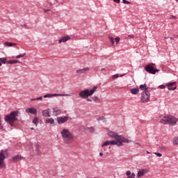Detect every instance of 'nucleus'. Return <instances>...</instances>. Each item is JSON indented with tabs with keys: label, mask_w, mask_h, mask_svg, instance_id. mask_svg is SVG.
Here are the masks:
<instances>
[{
	"label": "nucleus",
	"mask_w": 178,
	"mask_h": 178,
	"mask_svg": "<svg viewBox=\"0 0 178 178\" xmlns=\"http://www.w3.org/2000/svg\"><path fill=\"white\" fill-rule=\"evenodd\" d=\"M60 134L64 144H72L76 140L74 135L67 129H63L60 131Z\"/></svg>",
	"instance_id": "obj_1"
},
{
	"label": "nucleus",
	"mask_w": 178,
	"mask_h": 178,
	"mask_svg": "<svg viewBox=\"0 0 178 178\" xmlns=\"http://www.w3.org/2000/svg\"><path fill=\"white\" fill-rule=\"evenodd\" d=\"M97 88H98V87L94 86L90 90L89 89L83 90L79 92V96L80 97V98H82V99H87L88 97H91L92 95H93L95 91H97Z\"/></svg>",
	"instance_id": "obj_2"
},
{
	"label": "nucleus",
	"mask_w": 178,
	"mask_h": 178,
	"mask_svg": "<svg viewBox=\"0 0 178 178\" xmlns=\"http://www.w3.org/2000/svg\"><path fill=\"white\" fill-rule=\"evenodd\" d=\"M17 116H19V111H14L10 114L6 115L4 119L6 122H8V123H13V122H16V120H17Z\"/></svg>",
	"instance_id": "obj_3"
},
{
	"label": "nucleus",
	"mask_w": 178,
	"mask_h": 178,
	"mask_svg": "<svg viewBox=\"0 0 178 178\" xmlns=\"http://www.w3.org/2000/svg\"><path fill=\"white\" fill-rule=\"evenodd\" d=\"M108 137H110L111 138H114L116 140V141H130V140L124 138L123 136L122 135H119L118 134V133L115 132V131H109L108 132Z\"/></svg>",
	"instance_id": "obj_4"
},
{
	"label": "nucleus",
	"mask_w": 178,
	"mask_h": 178,
	"mask_svg": "<svg viewBox=\"0 0 178 178\" xmlns=\"http://www.w3.org/2000/svg\"><path fill=\"white\" fill-rule=\"evenodd\" d=\"M8 158V150L4 149L0 151V169L5 168V159Z\"/></svg>",
	"instance_id": "obj_5"
},
{
	"label": "nucleus",
	"mask_w": 178,
	"mask_h": 178,
	"mask_svg": "<svg viewBox=\"0 0 178 178\" xmlns=\"http://www.w3.org/2000/svg\"><path fill=\"white\" fill-rule=\"evenodd\" d=\"M150 97H151V93H149V91L145 90L141 93L140 102L143 103L149 102Z\"/></svg>",
	"instance_id": "obj_6"
},
{
	"label": "nucleus",
	"mask_w": 178,
	"mask_h": 178,
	"mask_svg": "<svg viewBox=\"0 0 178 178\" xmlns=\"http://www.w3.org/2000/svg\"><path fill=\"white\" fill-rule=\"evenodd\" d=\"M123 143H131V140H109V145H117L118 147H122Z\"/></svg>",
	"instance_id": "obj_7"
},
{
	"label": "nucleus",
	"mask_w": 178,
	"mask_h": 178,
	"mask_svg": "<svg viewBox=\"0 0 178 178\" xmlns=\"http://www.w3.org/2000/svg\"><path fill=\"white\" fill-rule=\"evenodd\" d=\"M52 97H72V95H70V94H58V93L46 94L43 96V98H52Z\"/></svg>",
	"instance_id": "obj_8"
},
{
	"label": "nucleus",
	"mask_w": 178,
	"mask_h": 178,
	"mask_svg": "<svg viewBox=\"0 0 178 178\" xmlns=\"http://www.w3.org/2000/svg\"><path fill=\"white\" fill-rule=\"evenodd\" d=\"M168 123L170 125V126H176V124H177V122H178V119L175 117V116H168Z\"/></svg>",
	"instance_id": "obj_9"
},
{
	"label": "nucleus",
	"mask_w": 178,
	"mask_h": 178,
	"mask_svg": "<svg viewBox=\"0 0 178 178\" xmlns=\"http://www.w3.org/2000/svg\"><path fill=\"white\" fill-rule=\"evenodd\" d=\"M32 149L33 156H37V155H40V154H41V151L40 150V145H33Z\"/></svg>",
	"instance_id": "obj_10"
},
{
	"label": "nucleus",
	"mask_w": 178,
	"mask_h": 178,
	"mask_svg": "<svg viewBox=\"0 0 178 178\" xmlns=\"http://www.w3.org/2000/svg\"><path fill=\"white\" fill-rule=\"evenodd\" d=\"M154 63H150L149 65H147L145 67V70H146V72H147V73H150V74H155V69H154Z\"/></svg>",
	"instance_id": "obj_11"
},
{
	"label": "nucleus",
	"mask_w": 178,
	"mask_h": 178,
	"mask_svg": "<svg viewBox=\"0 0 178 178\" xmlns=\"http://www.w3.org/2000/svg\"><path fill=\"white\" fill-rule=\"evenodd\" d=\"M165 87H168L170 91H175L177 86H176V82L168 83L165 84Z\"/></svg>",
	"instance_id": "obj_12"
},
{
	"label": "nucleus",
	"mask_w": 178,
	"mask_h": 178,
	"mask_svg": "<svg viewBox=\"0 0 178 178\" xmlns=\"http://www.w3.org/2000/svg\"><path fill=\"white\" fill-rule=\"evenodd\" d=\"M69 120L68 116L65 117H57V122L59 124H63V123H66Z\"/></svg>",
	"instance_id": "obj_13"
},
{
	"label": "nucleus",
	"mask_w": 178,
	"mask_h": 178,
	"mask_svg": "<svg viewBox=\"0 0 178 178\" xmlns=\"http://www.w3.org/2000/svg\"><path fill=\"white\" fill-rule=\"evenodd\" d=\"M26 113H32V115H37V108L31 107L27 109H26Z\"/></svg>",
	"instance_id": "obj_14"
},
{
	"label": "nucleus",
	"mask_w": 178,
	"mask_h": 178,
	"mask_svg": "<svg viewBox=\"0 0 178 178\" xmlns=\"http://www.w3.org/2000/svg\"><path fill=\"white\" fill-rule=\"evenodd\" d=\"M42 116H44V118H51V111L49 108L44 110L43 111H42Z\"/></svg>",
	"instance_id": "obj_15"
},
{
	"label": "nucleus",
	"mask_w": 178,
	"mask_h": 178,
	"mask_svg": "<svg viewBox=\"0 0 178 178\" xmlns=\"http://www.w3.org/2000/svg\"><path fill=\"white\" fill-rule=\"evenodd\" d=\"M70 40V36L67 35L63 37L60 40H58L59 44H61V42H66Z\"/></svg>",
	"instance_id": "obj_16"
},
{
	"label": "nucleus",
	"mask_w": 178,
	"mask_h": 178,
	"mask_svg": "<svg viewBox=\"0 0 178 178\" xmlns=\"http://www.w3.org/2000/svg\"><path fill=\"white\" fill-rule=\"evenodd\" d=\"M46 124H54L55 123V120L54 118H47L44 120Z\"/></svg>",
	"instance_id": "obj_17"
},
{
	"label": "nucleus",
	"mask_w": 178,
	"mask_h": 178,
	"mask_svg": "<svg viewBox=\"0 0 178 178\" xmlns=\"http://www.w3.org/2000/svg\"><path fill=\"white\" fill-rule=\"evenodd\" d=\"M6 63H8V65H15L16 63H20V61L18 60H10L8 61H6Z\"/></svg>",
	"instance_id": "obj_18"
},
{
	"label": "nucleus",
	"mask_w": 178,
	"mask_h": 178,
	"mask_svg": "<svg viewBox=\"0 0 178 178\" xmlns=\"http://www.w3.org/2000/svg\"><path fill=\"white\" fill-rule=\"evenodd\" d=\"M130 91L131 93H132L134 95H137V94H138V92H140V89L138 88H131Z\"/></svg>",
	"instance_id": "obj_19"
},
{
	"label": "nucleus",
	"mask_w": 178,
	"mask_h": 178,
	"mask_svg": "<svg viewBox=\"0 0 178 178\" xmlns=\"http://www.w3.org/2000/svg\"><path fill=\"white\" fill-rule=\"evenodd\" d=\"M147 172H145V170H140L138 171V177H143L144 175H147Z\"/></svg>",
	"instance_id": "obj_20"
},
{
	"label": "nucleus",
	"mask_w": 178,
	"mask_h": 178,
	"mask_svg": "<svg viewBox=\"0 0 178 178\" xmlns=\"http://www.w3.org/2000/svg\"><path fill=\"white\" fill-rule=\"evenodd\" d=\"M53 113H54V116H58V115H60V113H62V110L54 108Z\"/></svg>",
	"instance_id": "obj_21"
},
{
	"label": "nucleus",
	"mask_w": 178,
	"mask_h": 178,
	"mask_svg": "<svg viewBox=\"0 0 178 178\" xmlns=\"http://www.w3.org/2000/svg\"><path fill=\"white\" fill-rule=\"evenodd\" d=\"M21 159H23V157H22V156L16 155L13 157V161H14V162H19V161H21Z\"/></svg>",
	"instance_id": "obj_22"
},
{
	"label": "nucleus",
	"mask_w": 178,
	"mask_h": 178,
	"mask_svg": "<svg viewBox=\"0 0 178 178\" xmlns=\"http://www.w3.org/2000/svg\"><path fill=\"white\" fill-rule=\"evenodd\" d=\"M168 121V116L167 117L165 116L160 120V123H161L162 124H167Z\"/></svg>",
	"instance_id": "obj_23"
},
{
	"label": "nucleus",
	"mask_w": 178,
	"mask_h": 178,
	"mask_svg": "<svg viewBox=\"0 0 178 178\" xmlns=\"http://www.w3.org/2000/svg\"><path fill=\"white\" fill-rule=\"evenodd\" d=\"M87 70H90L88 67L76 70V73H84V72H87Z\"/></svg>",
	"instance_id": "obj_24"
},
{
	"label": "nucleus",
	"mask_w": 178,
	"mask_h": 178,
	"mask_svg": "<svg viewBox=\"0 0 178 178\" xmlns=\"http://www.w3.org/2000/svg\"><path fill=\"white\" fill-rule=\"evenodd\" d=\"M86 130L88 131V133L92 134L94 131H95V128H94V127H87Z\"/></svg>",
	"instance_id": "obj_25"
},
{
	"label": "nucleus",
	"mask_w": 178,
	"mask_h": 178,
	"mask_svg": "<svg viewBox=\"0 0 178 178\" xmlns=\"http://www.w3.org/2000/svg\"><path fill=\"white\" fill-rule=\"evenodd\" d=\"M5 47H16L17 44L16 43H12V42H6L4 43Z\"/></svg>",
	"instance_id": "obj_26"
},
{
	"label": "nucleus",
	"mask_w": 178,
	"mask_h": 178,
	"mask_svg": "<svg viewBox=\"0 0 178 178\" xmlns=\"http://www.w3.org/2000/svg\"><path fill=\"white\" fill-rule=\"evenodd\" d=\"M139 88H140V90H142L143 91V90H145V91H147V90H148V87H147V84H145V83L140 85Z\"/></svg>",
	"instance_id": "obj_27"
},
{
	"label": "nucleus",
	"mask_w": 178,
	"mask_h": 178,
	"mask_svg": "<svg viewBox=\"0 0 178 178\" xmlns=\"http://www.w3.org/2000/svg\"><path fill=\"white\" fill-rule=\"evenodd\" d=\"M172 144H173L174 145H178V136H175V137L173 138Z\"/></svg>",
	"instance_id": "obj_28"
},
{
	"label": "nucleus",
	"mask_w": 178,
	"mask_h": 178,
	"mask_svg": "<svg viewBox=\"0 0 178 178\" xmlns=\"http://www.w3.org/2000/svg\"><path fill=\"white\" fill-rule=\"evenodd\" d=\"M6 63V58H0V66H2V64Z\"/></svg>",
	"instance_id": "obj_29"
},
{
	"label": "nucleus",
	"mask_w": 178,
	"mask_h": 178,
	"mask_svg": "<svg viewBox=\"0 0 178 178\" xmlns=\"http://www.w3.org/2000/svg\"><path fill=\"white\" fill-rule=\"evenodd\" d=\"M97 122H101V121L106 122L105 117H104V116H101V117L97 118Z\"/></svg>",
	"instance_id": "obj_30"
},
{
	"label": "nucleus",
	"mask_w": 178,
	"mask_h": 178,
	"mask_svg": "<svg viewBox=\"0 0 178 178\" xmlns=\"http://www.w3.org/2000/svg\"><path fill=\"white\" fill-rule=\"evenodd\" d=\"M33 123L34 124H35V126H37L38 124V118L35 117L33 120Z\"/></svg>",
	"instance_id": "obj_31"
},
{
	"label": "nucleus",
	"mask_w": 178,
	"mask_h": 178,
	"mask_svg": "<svg viewBox=\"0 0 178 178\" xmlns=\"http://www.w3.org/2000/svg\"><path fill=\"white\" fill-rule=\"evenodd\" d=\"M26 56V53H24V54H19V55H17V56H16V58L17 59H20V58H23V56Z\"/></svg>",
	"instance_id": "obj_32"
},
{
	"label": "nucleus",
	"mask_w": 178,
	"mask_h": 178,
	"mask_svg": "<svg viewBox=\"0 0 178 178\" xmlns=\"http://www.w3.org/2000/svg\"><path fill=\"white\" fill-rule=\"evenodd\" d=\"M107 145H109V140L105 141V142L102 145V147H106Z\"/></svg>",
	"instance_id": "obj_33"
},
{
	"label": "nucleus",
	"mask_w": 178,
	"mask_h": 178,
	"mask_svg": "<svg viewBox=\"0 0 178 178\" xmlns=\"http://www.w3.org/2000/svg\"><path fill=\"white\" fill-rule=\"evenodd\" d=\"M114 41L115 42H116V44H119V41H120V38L119 37H116L115 38H114Z\"/></svg>",
	"instance_id": "obj_34"
},
{
	"label": "nucleus",
	"mask_w": 178,
	"mask_h": 178,
	"mask_svg": "<svg viewBox=\"0 0 178 178\" xmlns=\"http://www.w3.org/2000/svg\"><path fill=\"white\" fill-rule=\"evenodd\" d=\"M109 40H110L111 44H115V38H113L112 37H109Z\"/></svg>",
	"instance_id": "obj_35"
},
{
	"label": "nucleus",
	"mask_w": 178,
	"mask_h": 178,
	"mask_svg": "<svg viewBox=\"0 0 178 178\" xmlns=\"http://www.w3.org/2000/svg\"><path fill=\"white\" fill-rule=\"evenodd\" d=\"M119 77V74H116L112 76V79H118Z\"/></svg>",
	"instance_id": "obj_36"
},
{
	"label": "nucleus",
	"mask_w": 178,
	"mask_h": 178,
	"mask_svg": "<svg viewBox=\"0 0 178 178\" xmlns=\"http://www.w3.org/2000/svg\"><path fill=\"white\" fill-rule=\"evenodd\" d=\"M154 155H156L157 156H159V157L162 156V154H161V153L154 152Z\"/></svg>",
	"instance_id": "obj_37"
},
{
	"label": "nucleus",
	"mask_w": 178,
	"mask_h": 178,
	"mask_svg": "<svg viewBox=\"0 0 178 178\" xmlns=\"http://www.w3.org/2000/svg\"><path fill=\"white\" fill-rule=\"evenodd\" d=\"M159 88H161V90H163L165 87H166V85H160L159 86Z\"/></svg>",
	"instance_id": "obj_38"
},
{
	"label": "nucleus",
	"mask_w": 178,
	"mask_h": 178,
	"mask_svg": "<svg viewBox=\"0 0 178 178\" xmlns=\"http://www.w3.org/2000/svg\"><path fill=\"white\" fill-rule=\"evenodd\" d=\"M36 101H42V97H39L38 98H35Z\"/></svg>",
	"instance_id": "obj_39"
},
{
	"label": "nucleus",
	"mask_w": 178,
	"mask_h": 178,
	"mask_svg": "<svg viewBox=\"0 0 178 178\" xmlns=\"http://www.w3.org/2000/svg\"><path fill=\"white\" fill-rule=\"evenodd\" d=\"M122 3H130V1H127V0H122Z\"/></svg>",
	"instance_id": "obj_40"
},
{
	"label": "nucleus",
	"mask_w": 178,
	"mask_h": 178,
	"mask_svg": "<svg viewBox=\"0 0 178 178\" xmlns=\"http://www.w3.org/2000/svg\"><path fill=\"white\" fill-rule=\"evenodd\" d=\"M115 3H120V0H113Z\"/></svg>",
	"instance_id": "obj_41"
},
{
	"label": "nucleus",
	"mask_w": 178,
	"mask_h": 178,
	"mask_svg": "<svg viewBox=\"0 0 178 178\" xmlns=\"http://www.w3.org/2000/svg\"><path fill=\"white\" fill-rule=\"evenodd\" d=\"M86 101L88 102H92V100L91 99H90V98H86Z\"/></svg>",
	"instance_id": "obj_42"
},
{
	"label": "nucleus",
	"mask_w": 178,
	"mask_h": 178,
	"mask_svg": "<svg viewBox=\"0 0 178 178\" xmlns=\"http://www.w3.org/2000/svg\"><path fill=\"white\" fill-rule=\"evenodd\" d=\"M92 99H93L94 101H98V97H92Z\"/></svg>",
	"instance_id": "obj_43"
},
{
	"label": "nucleus",
	"mask_w": 178,
	"mask_h": 178,
	"mask_svg": "<svg viewBox=\"0 0 178 178\" xmlns=\"http://www.w3.org/2000/svg\"><path fill=\"white\" fill-rule=\"evenodd\" d=\"M126 175H127V176H130V175H131V172L127 171Z\"/></svg>",
	"instance_id": "obj_44"
},
{
	"label": "nucleus",
	"mask_w": 178,
	"mask_h": 178,
	"mask_svg": "<svg viewBox=\"0 0 178 178\" xmlns=\"http://www.w3.org/2000/svg\"><path fill=\"white\" fill-rule=\"evenodd\" d=\"M129 177H132V178L136 177V174H134V172H133Z\"/></svg>",
	"instance_id": "obj_45"
},
{
	"label": "nucleus",
	"mask_w": 178,
	"mask_h": 178,
	"mask_svg": "<svg viewBox=\"0 0 178 178\" xmlns=\"http://www.w3.org/2000/svg\"><path fill=\"white\" fill-rule=\"evenodd\" d=\"M123 76H126V74H119V77H123Z\"/></svg>",
	"instance_id": "obj_46"
},
{
	"label": "nucleus",
	"mask_w": 178,
	"mask_h": 178,
	"mask_svg": "<svg viewBox=\"0 0 178 178\" xmlns=\"http://www.w3.org/2000/svg\"><path fill=\"white\" fill-rule=\"evenodd\" d=\"M106 70H107L106 68H103L101 70V72H106Z\"/></svg>",
	"instance_id": "obj_47"
},
{
	"label": "nucleus",
	"mask_w": 178,
	"mask_h": 178,
	"mask_svg": "<svg viewBox=\"0 0 178 178\" xmlns=\"http://www.w3.org/2000/svg\"><path fill=\"white\" fill-rule=\"evenodd\" d=\"M49 10H51L44 9V12L45 13H47V12H49Z\"/></svg>",
	"instance_id": "obj_48"
},
{
	"label": "nucleus",
	"mask_w": 178,
	"mask_h": 178,
	"mask_svg": "<svg viewBox=\"0 0 178 178\" xmlns=\"http://www.w3.org/2000/svg\"><path fill=\"white\" fill-rule=\"evenodd\" d=\"M171 19H176V16L172 15V16H171Z\"/></svg>",
	"instance_id": "obj_49"
},
{
	"label": "nucleus",
	"mask_w": 178,
	"mask_h": 178,
	"mask_svg": "<svg viewBox=\"0 0 178 178\" xmlns=\"http://www.w3.org/2000/svg\"><path fill=\"white\" fill-rule=\"evenodd\" d=\"M160 71V70H158V69H154V72H155V74L156 73V72H159Z\"/></svg>",
	"instance_id": "obj_50"
},
{
	"label": "nucleus",
	"mask_w": 178,
	"mask_h": 178,
	"mask_svg": "<svg viewBox=\"0 0 178 178\" xmlns=\"http://www.w3.org/2000/svg\"><path fill=\"white\" fill-rule=\"evenodd\" d=\"M104 154L102 152L99 153V156H103Z\"/></svg>",
	"instance_id": "obj_51"
},
{
	"label": "nucleus",
	"mask_w": 178,
	"mask_h": 178,
	"mask_svg": "<svg viewBox=\"0 0 178 178\" xmlns=\"http://www.w3.org/2000/svg\"><path fill=\"white\" fill-rule=\"evenodd\" d=\"M31 101L33 102V101H37V99H31Z\"/></svg>",
	"instance_id": "obj_52"
},
{
	"label": "nucleus",
	"mask_w": 178,
	"mask_h": 178,
	"mask_svg": "<svg viewBox=\"0 0 178 178\" xmlns=\"http://www.w3.org/2000/svg\"><path fill=\"white\" fill-rule=\"evenodd\" d=\"M129 38H133V35H129Z\"/></svg>",
	"instance_id": "obj_53"
},
{
	"label": "nucleus",
	"mask_w": 178,
	"mask_h": 178,
	"mask_svg": "<svg viewBox=\"0 0 178 178\" xmlns=\"http://www.w3.org/2000/svg\"><path fill=\"white\" fill-rule=\"evenodd\" d=\"M136 145H141L140 143H136Z\"/></svg>",
	"instance_id": "obj_54"
},
{
	"label": "nucleus",
	"mask_w": 178,
	"mask_h": 178,
	"mask_svg": "<svg viewBox=\"0 0 178 178\" xmlns=\"http://www.w3.org/2000/svg\"><path fill=\"white\" fill-rule=\"evenodd\" d=\"M147 154H151V152L146 151Z\"/></svg>",
	"instance_id": "obj_55"
},
{
	"label": "nucleus",
	"mask_w": 178,
	"mask_h": 178,
	"mask_svg": "<svg viewBox=\"0 0 178 178\" xmlns=\"http://www.w3.org/2000/svg\"><path fill=\"white\" fill-rule=\"evenodd\" d=\"M31 130H34V128H31Z\"/></svg>",
	"instance_id": "obj_56"
},
{
	"label": "nucleus",
	"mask_w": 178,
	"mask_h": 178,
	"mask_svg": "<svg viewBox=\"0 0 178 178\" xmlns=\"http://www.w3.org/2000/svg\"><path fill=\"white\" fill-rule=\"evenodd\" d=\"M170 40H173V38H170Z\"/></svg>",
	"instance_id": "obj_57"
},
{
	"label": "nucleus",
	"mask_w": 178,
	"mask_h": 178,
	"mask_svg": "<svg viewBox=\"0 0 178 178\" xmlns=\"http://www.w3.org/2000/svg\"><path fill=\"white\" fill-rule=\"evenodd\" d=\"M177 2H178V0H175Z\"/></svg>",
	"instance_id": "obj_58"
}]
</instances>
